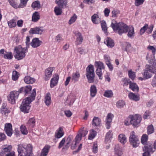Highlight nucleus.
Returning a JSON list of instances; mask_svg holds the SVG:
<instances>
[{
	"label": "nucleus",
	"instance_id": "46",
	"mask_svg": "<svg viewBox=\"0 0 156 156\" xmlns=\"http://www.w3.org/2000/svg\"><path fill=\"white\" fill-rule=\"evenodd\" d=\"M16 20L13 19L8 22V25L10 28L14 27L16 26Z\"/></svg>",
	"mask_w": 156,
	"mask_h": 156
},
{
	"label": "nucleus",
	"instance_id": "18",
	"mask_svg": "<svg viewBox=\"0 0 156 156\" xmlns=\"http://www.w3.org/2000/svg\"><path fill=\"white\" fill-rule=\"evenodd\" d=\"M80 73L78 71H76L75 72L73 73L72 75V80L74 83L78 82L80 77Z\"/></svg>",
	"mask_w": 156,
	"mask_h": 156
},
{
	"label": "nucleus",
	"instance_id": "29",
	"mask_svg": "<svg viewBox=\"0 0 156 156\" xmlns=\"http://www.w3.org/2000/svg\"><path fill=\"white\" fill-rule=\"evenodd\" d=\"M91 20L93 23L95 24H98L101 22L98 15L96 14H94L91 16Z\"/></svg>",
	"mask_w": 156,
	"mask_h": 156
},
{
	"label": "nucleus",
	"instance_id": "63",
	"mask_svg": "<svg viewBox=\"0 0 156 156\" xmlns=\"http://www.w3.org/2000/svg\"><path fill=\"white\" fill-rule=\"evenodd\" d=\"M35 122V120L33 118H32L30 119L28 122V124L33 127L34 126Z\"/></svg>",
	"mask_w": 156,
	"mask_h": 156
},
{
	"label": "nucleus",
	"instance_id": "58",
	"mask_svg": "<svg viewBox=\"0 0 156 156\" xmlns=\"http://www.w3.org/2000/svg\"><path fill=\"white\" fill-rule=\"evenodd\" d=\"M96 72V74L98 76L99 79L101 80L102 79V73L101 72V69H97Z\"/></svg>",
	"mask_w": 156,
	"mask_h": 156
},
{
	"label": "nucleus",
	"instance_id": "36",
	"mask_svg": "<svg viewBox=\"0 0 156 156\" xmlns=\"http://www.w3.org/2000/svg\"><path fill=\"white\" fill-rule=\"evenodd\" d=\"M153 149L151 145H146L143 148L144 151H148V153H153L154 151H153Z\"/></svg>",
	"mask_w": 156,
	"mask_h": 156
},
{
	"label": "nucleus",
	"instance_id": "10",
	"mask_svg": "<svg viewBox=\"0 0 156 156\" xmlns=\"http://www.w3.org/2000/svg\"><path fill=\"white\" fill-rule=\"evenodd\" d=\"M12 148V147L11 145L5 144L2 145L1 147V151L0 152V155L5 156V155L11 152Z\"/></svg>",
	"mask_w": 156,
	"mask_h": 156
},
{
	"label": "nucleus",
	"instance_id": "60",
	"mask_svg": "<svg viewBox=\"0 0 156 156\" xmlns=\"http://www.w3.org/2000/svg\"><path fill=\"white\" fill-rule=\"evenodd\" d=\"M77 18V16L75 14L73 15V16L71 18L70 20H69V24H71L73 23L74 22H75Z\"/></svg>",
	"mask_w": 156,
	"mask_h": 156
},
{
	"label": "nucleus",
	"instance_id": "54",
	"mask_svg": "<svg viewBox=\"0 0 156 156\" xmlns=\"http://www.w3.org/2000/svg\"><path fill=\"white\" fill-rule=\"evenodd\" d=\"M32 89V87L30 85L27 86L26 87H24V93L25 95L31 91Z\"/></svg>",
	"mask_w": 156,
	"mask_h": 156
},
{
	"label": "nucleus",
	"instance_id": "47",
	"mask_svg": "<svg viewBox=\"0 0 156 156\" xmlns=\"http://www.w3.org/2000/svg\"><path fill=\"white\" fill-rule=\"evenodd\" d=\"M97 134V132L93 129H92L90 131V134L88 136V139L92 140L93 139Z\"/></svg>",
	"mask_w": 156,
	"mask_h": 156
},
{
	"label": "nucleus",
	"instance_id": "33",
	"mask_svg": "<svg viewBox=\"0 0 156 156\" xmlns=\"http://www.w3.org/2000/svg\"><path fill=\"white\" fill-rule=\"evenodd\" d=\"M127 36L130 38H132L134 36L135 33L134 28L133 27H129V30L128 31Z\"/></svg>",
	"mask_w": 156,
	"mask_h": 156
},
{
	"label": "nucleus",
	"instance_id": "49",
	"mask_svg": "<svg viewBox=\"0 0 156 156\" xmlns=\"http://www.w3.org/2000/svg\"><path fill=\"white\" fill-rule=\"evenodd\" d=\"M125 105V103L124 101L122 100L118 101L116 104V106L118 108H122Z\"/></svg>",
	"mask_w": 156,
	"mask_h": 156
},
{
	"label": "nucleus",
	"instance_id": "2",
	"mask_svg": "<svg viewBox=\"0 0 156 156\" xmlns=\"http://www.w3.org/2000/svg\"><path fill=\"white\" fill-rule=\"evenodd\" d=\"M26 43V47L23 48L20 45L14 48V51L16 53L14 57L18 60H19L24 58L26 56V53L28 52V48L30 45V40H27Z\"/></svg>",
	"mask_w": 156,
	"mask_h": 156
},
{
	"label": "nucleus",
	"instance_id": "22",
	"mask_svg": "<svg viewBox=\"0 0 156 156\" xmlns=\"http://www.w3.org/2000/svg\"><path fill=\"white\" fill-rule=\"evenodd\" d=\"M82 136H81V134L80 133L78 134L75 137V141L74 142V144H73V142L71 146V148L72 149H74L76 147V144L77 143H79L81 139V137Z\"/></svg>",
	"mask_w": 156,
	"mask_h": 156
},
{
	"label": "nucleus",
	"instance_id": "8",
	"mask_svg": "<svg viewBox=\"0 0 156 156\" xmlns=\"http://www.w3.org/2000/svg\"><path fill=\"white\" fill-rule=\"evenodd\" d=\"M129 142L131 145L133 147H138L140 143L139 138L135 135V133L133 131L131 133L129 139Z\"/></svg>",
	"mask_w": 156,
	"mask_h": 156
},
{
	"label": "nucleus",
	"instance_id": "55",
	"mask_svg": "<svg viewBox=\"0 0 156 156\" xmlns=\"http://www.w3.org/2000/svg\"><path fill=\"white\" fill-rule=\"evenodd\" d=\"M148 28V25L145 24L144 26L141 28L140 31V35L143 34Z\"/></svg>",
	"mask_w": 156,
	"mask_h": 156
},
{
	"label": "nucleus",
	"instance_id": "4",
	"mask_svg": "<svg viewBox=\"0 0 156 156\" xmlns=\"http://www.w3.org/2000/svg\"><path fill=\"white\" fill-rule=\"evenodd\" d=\"M111 26L115 32L119 35L126 33L129 30L128 26L122 22H119L118 23H114L112 22Z\"/></svg>",
	"mask_w": 156,
	"mask_h": 156
},
{
	"label": "nucleus",
	"instance_id": "35",
	"mask_svg": "<svg viewBox=\"0 0 156 156\" xmlns=\"http://www.w3.org/2000/svg\"><path fill=\"white\" fill-rule=\"evenodd\" d=\"M129 87L133 91L137 92L138 91V87L136 83L131 82L129 84Z\"/></svg>",
	"mask_w": 156,
	"mask_h": 156
},
{
	"label": "nucleus",
	"instance_id": "23",
	"mask_svg": "<svg viewBox=\"0 0 156 156\" xmlns=\"http://www.w3.org/2000/svg\"><path fill=\"white\" fill-rule=\"evenodd\" d=\"M129 98L131 100L137 101L139 100L140 97L139 94H135L131 92L128 95Z\"/></svg>",
	"mask_w": 156,
	"mask_h": 156
},
{
	"label": "nucleus",
	"instance_id": "59",
	"mask_svg": "<svg viewBox=\"0 0 156 156\" xmlns=\"http://www.w3.org/2000/svg\"><path fill=\"white\" fill-rule=\"evenodd\" d=\"M84 128L81 129L80 130V133L81 134V136H85L87 134L88 130L87 129L83 130Z\"/></svg>",
	"mask_w": 156,
	"mask_h": 156
},
{
	"label": "nucleus",
	"instance_id": "52",
	"mask_svg": "<svg viewBox=\"0 0 156 156\" xmlns=\"http://www.w3.org/2000/svg\"><path fill=\"white\" fill-rule=\"evenodd\" d=\"M20 129L22 134L27 135L28 133L27 130L25 126L21 125L20 127Z\"/></svg>",
	"mask_w": 156,
	"mask_h": 156
},
{
	"label": "nucleus",
	"instance_id": "31",
	"mask_svg": "<svg viewBox=\"0 0 156 156\" xmlns=\"http://www.w3.org/2000/svg\"><path fill=\"white\" fill-rule=\"evenodd\" d=\"M24 82L27 84H32L34 83L35 80L33 78L30 77L29 76H25L24 79Z\"/></svg>",
	"mask_w": 156,
	"mask_h": 156
},
{
	"label": "nucleus",
	"instance_id": "34",
	"mask_svg": "<svg viewBox=\"0 0 156 156\" xmlns=\"http://www.w3.org/2000/svg\"><path fill=\"white\" fill-rule=\"evenodd\" d=\"M112 131L109 130L106 134L105 137V142L106 143L110 142L112 138Z\"/></svg>",
	"mask_w": 156,
	"mask_h": 156
},
{
	"label": "nucleus",
	"instance_id": "61",
	"mask_svg": "<svg viewBox=\"0 0 156 156\" xmlns=\"http://www.w3.org/2000/svg\"><path fill=\"white\" fill-rule=\"evenodd\" d=\"M112 17H116L119 14L120 12L117 10H114L112 12Z\"/></svg>",
	"mask_w": 156,
	"mask_h": 156
},
{
	"label": "nucleus",
	"instance_id": "17",
	"mask_svg": "<svg viewBox=\"0 0 156 156\" xmlns=\"http://www.w3.org/2000/svg\"><path fill=\"white\" fill-rule=\"evenodd\" d=\"M114 152L115 156H121L122 154L121 147L118 144L115 145L114 148Z\"/></svg>",
	"mask_w": 156,
	"mask_h": 156
},
{
	"label": "nucleus",
	"instance_id": "7",
	"mask_svg": "<svg viewBox=\"0 0 156 156\" xmlns=\"http://www.w3.org/2000/svg\"><path fill=\"white\" fill-rule=\"evenodd\" d=\"M147 49L151 51L152 53V54H149L147 53L146 56V59L147 60L149 63H151L152 62H156V60L155 58V55L156 52V47H155L154 46L149 45L147 47Z\"/></svg>",
	"mask_w": 156,
	"mask_h": 156
},
{
	"label": "nucleus",
	"instance_id": "51",
	"mask_svg": "<svg viewBox=\"0 0 156 156\" xmlns=\"http://www.w3.org/2000/svg\"><path fill=\"white\" fill-rule=\"evenodd\" d=\"M101 25L102 30L104 31L105 33L107 32V27L105 22L104 20L101 21Z\"/></svg>",
	"mask_w": 156,
	"mask_h": 156
},
{
	"label": "nucleus",
	"instance_id": "1",
	"mask_svg": "<svg viewBox=\"0 0 156 156\" xmlns=\"http://www.w3.org/2000/svg\"><path fill=\"white\" fill-rule=\"evenodd\" d=\"M36 95V89H33L31 95L23 100L20 106V111L24 113H27L29 112L30 106V104L34 100Z\"/></svg>",
	"mask_w": 156,
	"mask_h": 156
},
{
	"label": "nucleus",
	"instance_id": "45",
	"mask_svg": "<svg viewBox=\"0 0 156 156\" xmlns=\"http://www.w3.org/2000/svg\"><path fill=\"white\" fill-rule=\"evenodd\" d=\"M62 9L58 6L55 7L54 9V12L55 14L58 16L61 14Z\"/></svg>",
	"mask_w": 156,
	"mask_h": 156
},
{
	"label": "nucleus",
	"instance_id": "11",
	"mask_svg": "<svg viewBox=\"0 0 156 156\" xmlns=\"http://www.w3.org/2000/svg\"><path fill=\"white\" fill-rule=\"evenodd\" d=\"M19 96V92L16 91L10 92L9 96L8 97L9 101L12 104L15 103L16 100L17 99Z\"/></svg>",
	"mask_w": 156,
	"mask_h": 156
},
{
	"label": "nucleus",
	"instance_id": "53",
	"mask_svg": "<svg viewBox=\"0 0 156 156\" xmlns=\"http://www.w3.org/2000/svg\"><path fill=\"white\" fill-rule=\"evenodd\" d=\"M73 137L72 135H70L67 138L66 140V144L65 145V147L66 148H67L69 147V144L70 143Z\"/></svg>",
	"mask_w": 156,
	"mask_h": 156
},
{
	"label": "nucleus",
	"instance_id": "64",
	"mask_svg": "<svg viewBox=\"0 0 156 156\" xmlns=\"http://www.w3.org/2000/svg\"><path fill=\"white\" fill-rule=\"evenodd\" d=\"M104 58L105 60L106 64L108 62V63L110 62V56L107 55H105L104 56Z\"/></svg>",
	"mask_w": 156,
	"mask_h": 156
},
{
	"label": "nucleus",
	"instance_id": "25",
	"mask_svg": "<svg viewBox=\"0 0 156 156\" xmlns=\"http://www.w3.org/2000/svg\"><path fill=\"white\" fill-rule=\"evenodd\" d=\"M50 147L49 145H46L41 151V156H46L48 154Z\"/></svg>",
	"mask_w": 156,
	"mask_h": 156
},
{
	"label": "nucleus",
	"instance_id": "16",
	"mask_svg": "<svg viewBox=\"0 0 156 156\" xmlns=\"http://www.w3.org/2000/svg\"><path fill=\"white\" fill-rule=\"evenodd\" d=\"M59 78V76L57 74L53 75V77L51 79L50 82V87L53 88L57 84Z\"/></svg>",
	"mask_w": 156,
	"mask_h": 156
},
{
	"label": "nucleus",
	"instance_id": "19",
	"mask_svg": "<svg viewBox=\"0 0 156 156\" xmlns=\"http://www.w3.org/2000/svg\"><path fill=\"white\" fill-rule=\"evenodd\" d=\"M56 3L58 4V6L62 9L66 7L68 1L67 0H59L55 1Z\"/></svg>",
	"mask_w": 156,
	"mask_h": 156
},
{
	"label": "nucleus",
	"instance_id": "24",
	"mask_svg": "<svg viewBox=\"0 0 156 156\" xmlns=\"http://www.w3.org/2000/svg\"><path fill=\"white\" fill-rule=\"evenodd\" d=\"M64 135V132L62 128L60 127L57 130L55 134V138L58 139L62 137Z\"/></svg>",
	"mask_w": 156,
	"mask_h": 156
},
{
	"label": "nucleus",
	"instance_id": "13",
	"mask_svg": "<svg viewBox=\"0 0 156 156\" xmlns=\"http://www.w3.org/2000/svg\"><path fill=\"white\" fill-rule=\"evenodd\" d=\"M4 130L8 136H11L13 132L12 124L10 123H5V124Z\"/></svg>",
	"mask_w": 156,
	"mask_h": 156
},
{
	"label": "nucleus",
	"instance_id": "5",
	"mask_svg": "<svg viewBox=\"0 0 156 156\" xmlns=\"http://www.w3.org/2000/svg\"><path fill=\"white\" fill-rule=\"evenodd\" d=\"M150 64H147L145 66L144 71L143 74L144 78L147 79L151 78L152 75L151 73H156V62L149 63Z\"/></svg>",
	"mask_w": 156,
	"mask_h": 156
},
{
	"label": "nucleus",
	"instance_id": "50",
	"mask_svg": "<svg viewBox=\"0 0 156 156\" xmlns=\"http://www.w3.org/2000/svg\"><path fill=\"white\" fill-rule=\"evenodd\" d=\"M113 95V93L111 90H107L105 91L104 94V96L105 97L107 98L112 97Z\"/></svg>",
	"mask_w": 156,
	"mask_h": 156
},
{
	"label": "nucleus",
	"instance_id": "39",
	"mask_svg": "<svg viewBox=\"0 0 156 156\" xmlns=\"http://www.w3.org/2000/svg\"><path fill=\"white\" fill-rule=\"evenodd\" d=\"M95 66L97 69H104L105 66L103 63L101 62L96 61L95 63Z\"/></svg>",
	"mask_w": 156,
	"mask_h": 156
},
{
	"label": "nucleus",
	"instance_id": "32",
	"mask_svg": "<svg viewBox=\"0 0 156 156\" xmlns=\"http://www.w3.org/2000/svg\"><path fill=\"white\" fill-rule=\"evenodd\" d=\"M40 19V16L38 12H35L33 13L32 16V21L34 22H37Z\"/></svg>",
	"mask_w": 156,
	"mask_h": 156
},
{
	"label": "nucleus",
	"instance_id": "3",
	"mask_svg": "<svg viewBox=\"0 0 156 156\" xmlns=\"http://www.w3.org/2000/svg\"><path fill=\"white\" fill-rule=\"evenodd\" d=\"M31 144H20L18 145V156H30L32 154Z\"/></svg>",
	"mask_w": 156,
	"mask_h": 156
},
{
	"label": "nucleus",
	"instance_id": "62",
	"mask_svg": "<svg viewBox=\"0 0 156 156\" xmlns=\"http://www.w3.org/2000/svg\"><path fill=\"white\" fill-rule=\"evenodd\" d=\"M10 5L15 8H17L18 5L16 2H15L14 0H8Z\"/></svg>",
	"mask_w": 156,
	"mask_h": 156
},
{
	"label": "nucleus",
	"instance_id": "38",
	"mask_svg": "<svg viewBox=\"0 0 156 156\" xmlns=\"http://www.w3.org/2000/svg\"><path fill=\"white\" fill-rule=\"evenodd\" d=\"M104 43L108 47L112 48L114 46V42L113 40H106Z\"/></svg>",
	"mask_w": 156,
	"mask_h": 156
},
{
	"label": "nucleus",
	"instance_id": "6",
	"mask_svg": "<svg viewBox=\"0 0 156 156\" xmlns=\"http://www.w3.org/2000/svg\"><path fill=\"white\" fill-rule=\"evenodd\" d=\"M86 75L89 83H92L94 80L95 73L94 66L90 64L87 67Z\"/></svg>",
	"mask_w": 156,
	"mask_h": 156
},
{
	"label": "nucleus",
	"instance_id": "27",
	"mask_svg": "<svg viewBox=\"0 0 156 156\" xmlns=\"http://www.w3.org/2000/svg\"><path fill=\"white\" fill-rule=\"evenodd\" d=\"M44 102L47 106L50 105L51 103V94L49 93H47L45 97Z\"/></svg>",
	"mask_w": 156,
	"mask_h": 156
},
{
	"label": "nucleus",
	"instance_id": "20",
	"mask_svg": "<svg viewBox=\"0 0 156 156\" xmlns=\"http://www.w3.org/2000/svg\"><path fill=\"white\" fill-rule=\"evenodd\" d=\"M101 120L97 117H94L92 121L93 126H101Z\"/></svg>",
	"mask_w": 156,
	"mask_h": 156
},
{
	"label": "nucleus",
	"instance_id": "9",
	"mask_svg": "<svg viewBox=\"0 0 156 156\" xmlns=\"http://www.w3.org/2000/svg\"><path fill=\"white\" fill-rule=\"evenodd\" d=\"M130 119L131 124L134 126H136L140 123L141 120L140 117L138 115H130L128 119Z\"/></svg>",
	"mask_w": 156,
	"mask_h": 156
},
{
	"label": "nucleus",
	"instance_id": "57",
	"mask_svg": "<svg viewBox=\"0 0 156 156\" xmlns=\"http://www.w3.org/2000/svg\"><path fill=\"white\" fill-rule=\"evenodd\" d=\"M122 81L123 83V86H127L131 82L129 79L126 78L122 79Z\"/></svg>",
	"mask_w": 156,
	"mask_h": 156
},
{
	"label": "nucleus",
	"instance_id": "41",
	"mask_svg": "<svg viewBox=\"0 0 156 156\" xmlns=\"http://www.w3.org/2000/svg\"><path fill=\"white\" fill-rule=\"evenodd\" d=\"M19 73L16 70H14L12 72V78L13 80L16 81L19 77Z\"/></svg>",
	"mask_w": 156,
	"mask_h": 156
},
{
	"label": "nucleus",
	"instance_id": "15",
	"mask_svg": "<svg viewBox=\"0 0 156 156\" xmlns=\"http://www.w3.org/2000/svg\"><path fill=\"white\" fill-rule=\"evenodd\" d=\"M54 68L49 67L45 69V77L44 79L46 80H49L51 77L52 72L54 70Z\"/></svg>",
	"mask_w": 156,
	"mask_h": 156
},
{
	"label": "nucleus",
	"instance_id": "21",
	"mask_svg": "<svg viewBox=\"0 0 156 156\" xmlns=\"http://www.w3.org/2000/svg\"><path fill=\"white\" fill-rule=\"evenodd\" d=\"M42 43V42L40 40H32L30 43V45L34 48L39 46Z\"/></svg>",
	"mask_w": 156,
	"mask_h": 156
},
{
	"label": "nucleus",
	"instance_id": "48",
	"mask_svg": "<svg viewBox=\"0 0 156 156\" xmlns=\"http://www.w3.org/2000/svg\"><path fill=\"white\" fill-rule=\"evenodd\" d=\"M154 131L153 126L152 125L148 126L147 128V133L149 135L153 133Z\"/></svg>",
	"mask_w": 156,
	"mask_h": 156
},
{
	"label": "nucleus",
	"instance_id": "42",
	"mask_svg": "<svg viewBox=\"0 0 156 156\" xmlns=\"http://www.w3.org/2000/svg\"><path fill=\"white\" fill-rule=\"evenodd\" d=\"M3 58L6 59H11L13 58V55L11 52H6L3 55Z\"/></svg>",
	"mask_w": 156,
	"mask_h": 156
},
{
	"label": "nucleus",
	"instance_id": "43",
	"mask_svg": "<svg viewBox=\"0 0 156 156\" xmlns=\"http://www.w3.org/2000/svg\"><path fill=\"white\" fill-rule=\"evenodd\" d=\"M148 139V136L146 134H144L143 135L141 138V143L143 144H145L147 143Z\"/></svg>",
	"mask_w": 156,
	"mask_h": 156
},
{
	"label": "nucleus",
	"instance_id": "14",
	"mask_svg": "<svg viewBox=\"0 0 156 156\" xmlns=\"http://www.w3.org/2000/svg\"><path fill=\"white\" fill-rule=\"evenodd\" d=\"M44 30L43 27H36L33 28H31L29 31L30 33L41 34Z\"/></svg>",
	"mask_w": 156,
	"mask_h": 156
},
{
	"label": "nucleus",
	"instance_id": "37",
	"mask_svg": "<svg viewBox=\"0 0 156 156\" xmlns=\"http://www.w3.org/2000/svg\"><path fill=\"white\" fill-rule=\"evenodd\" d=\"M31 7L35 10L39 9L41 7L40 2L38 1H36L34 2L32 4Z\"/></svg>",
	"mask_w": 156,
	"mask_h": 156
},
{
	"label": "nucleus",
	"instance_id": "44",
	"mask_svg": "<svg viewBox=\"0 0 156 156\" xmlns=\"http://www.w3.org/2000/svg\"><path fill=\"white\" fill-rule=\"evenodd\" d=\"M128 75L129 77L132 80H133L136 77L135 73L133 71L132 69L128 71Z\"/></svg>",
	"mask_w": 156,
	"mask_h": 156
},
{
	"label": "nucleus",
	"instance_id": "56",
	"mask_svg": "<svg viewBox=\"0 0 156 156\" xmlns=\"http://www.w3.org/2000/svg\"><path fill=\"white\" fill-rule=\"evenodd\" d=\"M28 0H20V3L18 6V8H23L25 7Z\"/></svg>",
	"mask_w": 156,
	"mask_h": 156
},
{
	"label": "nucleus",
	"instance_id": "30",
	"mask_svg": "<svg viewBox=\"0 0 156 156\" xmlns=\"http://www.w3.org/2000/svg\"><path fill=\"white\" fill-rule=\"evenodd\" d=\"M119 141L123 144H124L127 142L125 134H120L118 137Z\"/></svg>",
	"mask_w": 156,
	"mask_h": 156
},
{
	"label": "nucleus",
	"instance_id": "26",
	"mask_svg": "<svg viewBox=\"0 0 156 156\" xmlns=\"http://www.w3.org/2000/svg\"><path fill=\"white\" fill-rule=\"evenodd\" d=\"M6 104L4 103L2 104V106L1 108V112L3 115H6L9 112V110L6 107Z\"/></svg>",
	"mask_w": 156,
	"mask_h": 156
},
{
	"label": "nucleus",
	"instance_id": "28",
	"mask_svg": "<svg viewBox=\"0 0 156 156\" xmlns=\"http://www.w3.org/2000/svg\"><path fill=\"white\" fill-rule=\"evenodd\" d=\"M90 90V96L92 98L94 97L97 92V90L96 86L94 85L91 86Z\"/></svg>",
	"mask_w": 156,
	"mask_h": 156
},
{
	"label": "nucleus",
	"instance_id": "40",
	"mask_svg": "<svg viewBox=\"0 0 156 156\" xmlns=\"http://www.w3.org/2000/svg\"><path fill=\"white\" fill-rule=\"evenodd\" d=\"M123 45L126 46V48H125L124 47L122 46V49L123 50H124L127 52L129 51L130 50L131 47V44L128 42L125 43Z\"/></svg>",
	"mask_w": 156,
	"mask_h": 156
},
{
	"label": "nucleus",
	"instance_id": "12",
	"mask_svg": "<svg viewBox=\"0 0 156 156\" xmlns=\"http://www.w3.org/2000/svg\"><path fill=\"white\" fill-rule=\"evenodd\" d=\"M114 115L111 113H108L106 117L105 120V125L107 129H109L111 127V124Z\"/></svg>",
	"mask_w": 156,
	"mask_h": 156
}]
</instances>
